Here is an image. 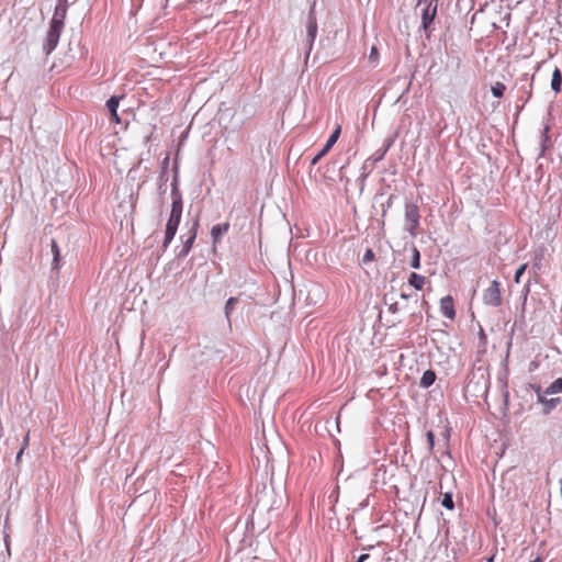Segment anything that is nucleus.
<instances>
[{
  "label": "nucleus",
  "instance_id": "1",
  "mask_svg": "<svg viewBox=\"0 0 562 562\" xmlns=\"http://www.w3.org/2000/svg\"><path fill=\"white\" fill-rule=\"evenodd\" d=\"M439 0H417L416 8L420 9V30L429 41L434 32V22L438 12Z\"/></svg>",
  "mask_w": 562,
  "mask_h": 562
},
{
  "label": "nucleus",
  "instance_id": "2",
  "mask_svg": "<svg viewBox=\"0 0 562 562\" xmlns=\"http://www.w3.org/2000/svg\"><path fill=\"white\" fill-rule=\"evenodd\" d=\"M181 216H182V199L179 194H173L170 216L166 224L165 239H164V244H162L164 248H167L168 245L173 239V237L177 233L178 226L180 224Z\"/></svg>",
  "mask_w": 562,
  "mask_h": 562
},
{
  "label": "nucleus",
  "instance_id": "3",
  "mask_svg": "<svg viewBox=\"0 0 562 562\" xmlns=\"http://www.w3.org/2000/svg\"><path fill=\"white\" fill-rule=\"evenodd\" d=\"M181 216H182V199L179 194H173L170 216L166 224L165 239H164V244H162L164 248H167L168 245L173 239V237L177 233L178 226L180 224Z\"/></svg>",
  "mask_w": 562,
  "mask_h": 562
},
{
  "label": "nucleus",
  "instance_id": "4",
  "mask_svg": "<svg viewBox=\"0 0 562 562\" xmlns=\"http://www.w3.org/2000/svg\"><path fill=\"white\" fill-rule=\"evenodd\" d=\"M64 26L57 25L56 22H49V27L43 43V50L49 55L58 45Z\"/></svg>",
  "mask_w": 562,
  "mask_h": 562
},
{
  "label": "nucleus",
  "instance_id": "5",
  "mask_svg": "<svg viewBox=\"0 0 562 562\" xmlns=\"http://www.w3.org/2000/svg\"><path fill=\"white\" fill-rule=\"evenodd\" d=\"M482 299L486 305L499 306L502 304L501 283L497 280H493L490 286L484 290Z\"/></svg>",
  "mask_w": 562,
  "mask_h": 562
},
{
  "label": "nucleus",
  "instance_id": "6",
  "mask_svg": "<svg viewBox=\"0 0 562 562\" xmlns=\"http://www.w3.org/2000/svg\"><path fill=\"white\" fill-rule=\"evenodd\" d=\"M419 210L418 206L414 203H408L405 205V221H406V231L409 232L412 236L416 235V229L419 226Z\"/></svg>",
  "mask_w": 562,
  "mask_h": 562
},
{
  "label": "nucleus",
  "instance_id": "7",
  "mask_svg": "<svg viewBox=\"0 0 562 562\" xmlns=\"http://www.w3.org/2000/svg\"><path fill=\"white\" fill-rule=\"evenodd\" d=\"M317 35V20L314 12V7L308 12L307 24H306V41L308 45V53L311 52L314 41Z\"/></svg>",
  "mask_w": 562,
  "mask_h": 562
},
{
  "label": "nucleus",
  "instance_id": "8",
  "mask_svg": "<svg viewBox=\"0 0 562 562\" xmlns=\"http://www.w3.org/2000/svg\"><path fill=\"white\" fill-rule=\"evenodd\" d=\"M440 312L451 321L456 318L454 301L451 295L443 296L440 300Z\"/></svg>",
  "mask_w": 562,
  "mask_h": 562
},
{
  "label": "nucleus",
  "instance_id": "9",
  "mask_svg": "<svg viewBox=\"0 0 562 562\" xmlns=\"http://www.w3.org/2000/svg\"><path fill=\"white\" fill-rule=\"evenodd\" d=\"M67 15V0H58L57 5L50 22H56L57 25L65 26V19Z\"/></svg>",
  "mask_w": 562,
  "mask_h": 562
},
{
  "label": "nucleus",
  "instance_id": "10",
  "mask_svg": "<svg viewBox=\"0 0 562 562\" xmlns=\"http://www.w3.org/2000/svg\"><path fill=\"white\" fill-rule=\"evenodd\" d=\"M426 283V277L418 274L416 272H412L408 277V284L413 286L415 290H423Z\"/></svg>",
  "mask_w": 562,
  "mask_h": 562
},
{
  "label": "nucleus",
  "instance_id": "11",
  "mask_svg": "<svg viewBox=\"0 0 562 562\" xmlns=\"http://www.w3.org/2000/svg\"><path fill=\"white\" fill-rule=\"evenodd\" d=\"M229 229V223L214 225L211 231L213 243L216 244L221 240L222 236Z\"/></svg>",
  "mask_w": 562,
  "mask_h": 562
},
{
  "label": "nucleus",
  "instance_id": "12",
  "mask_svg": "<svg viewBox=\"0 0 562 562\" xmlns=\"http://www.w3.org/2000/svg\"><path fill=\"white\" fill-rule=\"evenodd\" d=\"M551 89L555 93H559L562 90V71L558 67H555L552 72Z\"/></svg>",
  "mask_w": 562,
  "mask_h": 562
},
{
  "label": "nucleus",
  "instance_id": "13",
  "mask_svg": "<svg viewBox=\"0 0 562 562\" xmlns=\"http://www.w3.org/2000/svg\"><path fill=\"white\" fill-rule=\"evenodd\" d=\"M436 380V373L432 370H427L424 372L422 379H420V385L423 387H429L434 384Z\"/></svg>",
  "mask_w": 562,
  "mask_h": 562
},
{
  "label": "nucleus",
  "instance_id": "14",
  "mask_svg": "<svg viewBox=\"0 0 562 562\" xmlns=\"http://www.w3.org/2000/svg\"><path fill=\"white\" fill-rule=\"evenodd\" d=\"M53 268L58 269L60 262V250L56 240H52Z\"/></svg>",
  "mask_w": 562,
  "mask_h": 562
},
{
  "label": "nucleus",
  "instance_id": "15",
  "mask_svg": "<svg viewBox=\"0 0 562 562\" xmlns=\"http://www.w3.org/2000/svg\"><path fill=\"white\" fill-rule=\"evenodd\" d=\"M559 398L548 400L543 395H539V402L544 405V413L548 414L559 403Z\"/></svg>",
  "mask_w": 562,
  "mask_h": 562
},
{
  "label": "nucleus",
  "instance_id": "16",
  "mask_svg": "<svg viewBox=\"0 0 562 562\" xmlns=\"http://www.w3.org/2000/svg\"><path fill=\"white\" fill-rule=\"evenodd\" d=\"M562 392V378L557 379L547 387L544 394H555Z\"/></svg>",
  "mask_w": 562,
  "mask_h": 562
},
{
  "label": "nucleus",
  "instance_id": "17",
  "mask_svg": "<svg viewBox=\"0 0 562 562\" xmlns=\"http://www.w3.org/2000/svg\"><path fill=\"white\" fill-rule=\"evenodd\" d=\"M506 91V86L503 82H496L491 87V92L495 98H502Z\"/></svg>",
  "mask_w": 562,
  "mask_h": 562
},
{
  "label": "nucleus",
  "instance_id": "18",
  "mask_svg": "<svg viewBox=\"0 0 562 562\" xmlns=\"http://www.w3.org/2000/svg\"><path fill=\"white\" fill-rule=\"evenodd\" d=\"M340 133H341V125L337 124L335 130H334V132L331 133V135L327 139L326 144L328 146L333 147L335 145V143L338 140V138L340 136Z\"/></svg>",
  "mask_w": 562,
  "mask_h": 562
},
{
  "label": "nucleus",
  "instance_id": "19",
  "mask_svg": "<svg viewBox=\"0 0 562 562\" xmlns=\"http://www.w3.org/2000/svg\"><path fill=\"white\" fill-rule=\"evenodd\" d=\"M411 267L414 269H418L420 267V252L416 247H413V258L411 261Z\"/></svg>",
  "mask_w": 562,
  "mask_h": 562
},
{
  "label": "nucleus",
  "instance_id": "20",
  "mask_svg": "<svg viewBox=\"0 0 562 562\" xmlns=\"http://www.w3.org/2000/svg\"><path fill=\"white\" fill-rule=\"evenodd\" d=\"M441 505L443 507H446L447 509L451 510L453 509L454 507V504H453V501H452V496L450 494H445L442 501H441Z\"/></svg>",
  "mask_w": 562,
  "mask_h": 562
},
{
  "label": "nucleus",
  "instance_id": "21",
  "mask_svg": "<svg viewBox=\"0 0 562 562\" xmlns=\"http://www.w3.org/2000/svg\"><path fill=\"white\" fill-rule=\"evenodd\" d=\"M378 59H379V49L375 46H372L370 49L369 61L371 64L375 65L378 63Z\"/></svg>",
  "mask_w": 562,
  "mask_h": 562
},
{
  "label": "nucleus",
  "instance_id": "22",
  "mask_svg": "<svg viewBox=\"0 0 562 562\" xmlns=\"http://www.w3.org/2000/svg\"><path fill=\"white\" fill-rule=\"evenodd\" d=\"M122 98L123 95L113 94L105 101L104 105H119Z\"/></svg>",
  "mask_w": 562,
  "mask_h": 562
},
{
  "label": "nucleus",
  "instance_id": "23",
  "mask_svg": "<svg viewBox=\"0 0 562 562\" xmlns=\"http://www.w3.org/2000/svg\"><path fill=\"white\" fill-rule=\"evenodd\" d=\"M527 267H528V265H527V263H524V265H521V266L517 269V271H516V273H515V277H514V280H515V282H516V283H520V278H521V276L525 273V271H526Z\"/></svg>",
  "mask_w": 562,
  "mask_h": 562
},
{
  "label": "nucleus",
  "instance_id": "24",
  "mask_svg": "<svg viewBox=\"0 0 562 562\" xmlns=\"http://www.w3.org/2000/svg\"><path fill=\"white\" fill-rule=\"evenodd\" d=\"M116 109L117 108H108V111L110 121L117 124L120 123V117L117 115Z\"/></svg>",
  "mask_w": 562,
  "mask_h": 562
},
{
  "label": "nucleus",
  "instance_id": "25",
  "mask_svg": "<svg viewBox=\"0 0 562 562\" xmlns=\"http://www.w3.org/2000/svg\"><path fill=\"white\" fill-rule=\"evenodd\" d=\"M237 302V299L235 297H231L228 299V301L226 302V305H225V312H226V315L228 316L231 314V312L234 310V306Z\"/></svg>",
  "mask_w": 562,
  "mask_h": 562
},
{
  "label": "nucleus",
  "instance_id": "26",
  "mask_svg": "<svg viewBox=\"0 0 562 562\" xmlns=\"http://www.w3.org/2000/svg\"><path fill=\"white\" fill-rule=\"evenodd\" d=\"M426 436H427L429 450L432 451L434 446H435V435H434L432 430H428Z\"/></svg>",
  "mask_w": 562,
  "mask_h": 562
},
{
  "label": "nucleus",
  "instance_id": "27",
  "mask_svg": "<svg viewBox=\"0 0 562 562\" xmlns=\"http://www.w3.org/2000/svg\"><path fill=\"white\" fill-rule=\"evenodd\" d=\"M374 258V252L372 249H367V251L364 252V256H363V261L364 262H369L371 260H373Z\"/></svg>",
  "mask_w": 562,
  "mask_h": 562
},
{
  "label": "nucleus",
  "instance_id": "28",
  "mask_svg": "<svg viewBox=\"0 0 562 562\" xmlns=\"http://www.w3.org/2000/svg\"><path fill=\"white\" fill-rule=\"evenodd\" d=\"M331 149L330 146H328L327 144H325V146L323 147L322 150L318 151V155L323 158L324 156H326L328 154V151Z\"/></svg>",
  "mask_w": 562,
  "mask_h": 562
},
{
  "label": "nucleus",
  "instance_id": "29",
  "mask_svg": "<svg viewBox=\"0 0 562 562\" xmlns=\"http://www.w3.org/2000/svg\"><path fill=\"white\" fill-rule=\"evenodd\" d=\"M29 441H30V434L27 432L23 439V443H22V449H26L27 446H29Z\"/></svg>",
  "mask_w": 562,
  "mask_h": 562
},
{
  "label": "nucleus",
  "instance_id": "30",
  "mask_svg": "<svg viewBox=\"0 0 562 562\" xmlns=\"http://www.w3.org/2000/svg\"><path fill=\"white\" fill-rule=\"evenodd\" d=\"M370 558V555L368 553H363L361 554L359 558H358V561L357 562H364L366 560H368Z\"/></svg>",
  "mask_w": 562,
  "mask_h": 562
},
{
  "label": "nucleus",
  "instance_id": "31",
  "mask_svg": "<svg viewBox=\"0 0 562 562\" xmlns=\"http://www.w3.org/2000/svg\"><path fill=\"white\" fill-rule=\"evenodd\" d=\"M321 159H322V157L317 154V155L312 159V165H316Z\"/></svg>",
  "mask_w": 562,
  "mask_h": 562
},
{
  "label": "nucleus",
  "instance_id": "32",
  "mask_svg": "<svg viewBox=\"0 0 562 562\" xmlns=\"http://www.w3.org/2000/svg\"><path fill=\"white\" fill-rule=\"evenodd\" d=\"M24 450H25V449H22V448H21V449H20V451L18 452V454H16V462H19V461H20V459H21V457H22V454H23Z\"/></svg>",
  "mask_w": 562,
  "mask_h": 562
},
{
  "label": "nucleus",
  "instance_id": "33",
  "mask_svg": "<svg viewBox=\"0 0 562 562\" xmlns=\"http://www.w3.org/2000/svg\"><path fill=\"white\" fill-rule=\"evenodd\" d=\"M535 391H536V393H537V395H538V396H539V395H543V394L541 393V387H540V386H537Z\"/></svg>",
  "mask_w": 562,
  "mask_h": 562
},
{
  "label": "nucleus",
  "instance_id": "34",
  "mask_svg": "<svg viewBox=\"0 0 562 562\" xmlns=\"http://www.w3.org/2000/svg\"><path fill=\"white\" fill-rule=\"evenodd\" d=\"M401 297H403V299L407 300L408 297H411V295H409V294H406V293H402V294H401Z\"/></svg>",
  "mask_w": 562,
  "mask_h": 562
},
{
  "label": "nucleus",
  "instance_id": "35",
  "mask_svg": "<svg viewBox=\"0 0 562 562\" xmlns=\"http://www.w3.org/2000/svg\"><path fill=\"white\" fill-rule=\"evenodd\" d=\"M531 562H542V560L540 558H537L536 560H533Z\"/></svg>",
  "mask_w": 562,
  "mask_h": 562
}]
</instances>
